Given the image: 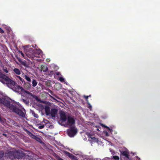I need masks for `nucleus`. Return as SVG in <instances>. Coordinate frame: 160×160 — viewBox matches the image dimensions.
<instances>
[{
	"label": "nucleus",
	"mask_w": 160,
	"mask_h": 160,
	"mask_svg": "<svg viewBox=\"0 0 160 160\" xmlns=\"http://www.w3.org/2000/svg\"><path fill=\"white\" fill-rule=\"evenodd\" d=\"M104 134L106 135V136H108V133L107 132H104Z\"/></svg>",
	"instance_id": "obj_31"
},
{
	"label": "nucleus",
	"mask_w": 160,
	"mask_h": 160,
	"mask_svg": "<svg viewBox=\"0 0 160 160\" xmlns=\"http://www.w3.org/2000/svg\"><path fill=\"white\" fill-rule=\"evenodd\" d=\"M36 99H37L38 98L37 97H36Z\"/></svg>",
	"instance_id": "obj_39"
},
{
	"label": "nucleus",
	"mask_w": 160,
	"mask_h": 160,
	"mask_svg": "<svg viewBox=\"0 0 160 160\" xmlns=\"http://www.w3.org/2000/svg\"><path fill=\"white\" fill-rule=\"evenodd\" d=\"M68 127L70 128L68 131V135L70 137H73L77 132V130L75 128V123L72 126H68Z\"/></svg>",
	"instance_id": "obj_5"
},
{
	"label": "nucleus",
	"mask_w": 160,
	"mask_h": 160,
	"mask_svg": "<svg viewBox=\"0 0 160 160\" xmlns=\"http://www.w3.org/2000/svg\"><path fill=\"white\" fill-rule=\"evenodd\" d=\"M10 102L6 98H0V105H4L8 108L10 105Z\"/></svg>",
	"instance_id": "obj_6"
},
{
	"label": "nucleus",
	"mask_w": 160,
	"mask_h": 160,
	"mask_svg": "<svg viewBox=\"0 0 160 160\" xmlns=\"http://www.w3.org/2000/svg\"><path fill=\"white\" fill-rule=\"evenodd\" d=\"M43 122H48V121L46 120H43Z\"/></svg>",
	"instance_id": "obj_37"
},
{
	"label": "nucleus",
	"mask_w": 160,
	"mask_h": 160,
	"mask_svg": "<svg viewBox=\"0 0 160 160\" xmlns=\"http://www.w3.org/2000/svg\"><path fill=\"white\" fill-rule=\"evenodd\" d=\"M4 71L5 72H6V73H8V71L7 70H4Z\"/></svg>",
	"instance_id": "obj_36"
},
{
	"label": "nucleus",
	"mask_w": 160,
	"mask_h": 160,
	"mask_svg": "<svg viewBox=\"0 0 160 160\" xmlns=\"http://www.w3.org/2000/svg\"><path fill=\"white\" fill-rule=\"evenodd\" d=\"M42 52L40 50H36L35 51H32V53L34 56L36 57H39V55L42 53Z\"/></svg>",
	"instance_id": "obj_9"
},
{
	"label": "nucleus",
	"mask_w": 160,
	"mask_h": 160,
	"mask_svg": "<svg viewBox=\"0 0 160 160\" xmlns=\"http://www.w3.org/2000/svg\"><path fill=\"white\" fill-rule=\"evenodd\" d=\"M4 32V31L0 28V32L2 33Z\"/></svg>",
	"instance_id": "obj_32"
},
{
	"label": "nucleus",
	"mask_w": 160,
	"mask_h": 160,
	"mask_svg": "<svg viewBox=\"0 0 160 160\" xmlns=\"http://www.w3.org/2000/svg\"><path fill=\"white\" fill-rule=\"evenodd\" d=\"M19 52L21 54L22 56V57L24 58L25 59H27V57H25V56H24V54H23V53L22 52V51H19Z\"/></svg>",
	"instance_id": "obj_24"
},
{
	"label": "nucleus",
	"mask_w": 160,
	"mask_h": 160,
	"mask_svg": "<svg viewBox=\"0 0 160 160\" xmlns=\"http://www.w3.org/2000/svg\"><path fill=\"white\" fill-rule=\"evenodd\" d=\"M18 78H19V80L21 81L22 83H23L24 82V80L21 77H20V76H18Z\"/></svg>",
	"instance_id": "obj_26"
},
{
	"label": "nucleus",
	"mask_w": 160,
	"mask_h": 160,
	"mask_svg": "<svg viewBox=\"0 0 160 160\" xmlns=\"http://www.w3.org/2000/svg\"><path fill=\"white\" fill-rule=\"evenodd\" d=\"M56 74L57 75H60V73L59 72H57L56 73Z\"/></svg>",
	"instance_id": "obj_33"
},
{
	"label": "nucleus",
	"mask_w": 160,
	"mask_h": 160,
	"mask_svg": "<svg viewBox=\"0 0 160 160\" xmlns=\"http://www.w3.org/2000/svg\"><path fill=\"white\" fill-rule=\"evenodd\" d=\"M88 138H89V140L94 142H98V138L93 137L90 134L88 135Z\"/></svg>",
	"instance_id": "obj_8"
},
{
	"label": "nucleus",
	"mask_w": 160,
	"mask_h": 160,
	"mask_svg": "<svg viewBox=\"0 0 160 160\" xmlns=\"http://www.w3.org/2000/svg\"><path fill=\"white\" fill-rule=\"evenodd\" d=\"M28 134L32 138L34 139L35 138V137L36 136L35 135H33L32 133H31L30 132H29Z\"/></svg>",
	"instance_id": "obj_25"
},
{
	"label": "nucleus",
	"mask_w": 160,
	"mask_h": 160,
	"mask_svg": "<svg viewBox=\"0 0 160 160\" xmlns=\"http://www.w3.org/2000/svg\"><path fill=\"white\" fill-rule=\"evenodd\" d=\"M60 119L62 122L64 123V126L68 127V126H72L75 123V120L72 117L63 111L60 112Z\"/></svg>",
	"instance_id": "obj_1"
},
{
	"label": "nucleus",
	"mask_w": 160,
	"mask_h": 160,
	"mask_svg": "<svg viewBox=\"0 0 160 160\" xmlns=\"http://www.w3.org/2000/svg\"><path fill=\"white\" fill-rule=\"evenodd\" d=\"M3 153L1 152H0V158H1L3 156Z\"/></svg>",
	"instance_id": "obj_30"
},
{
	"label": "nucleus",
	"mask_w": 160,
	"mask_h": 160,
	"mask_svg": "<svg viewBox=\"0 0 160 160\" xmlns=\"http://www.w3.org/2000/svg\"><path fill=\"white\" fill-rule=\"evenodd\" d=\"M29 45H27L23 47V48L24 49L26 52H29V51H32V48H29L28 49L27 48H29Z\"/></svg>",
	"instance_id": "obj_12"
},
{
	"label": "nucleus",
	"mask_w": 160,
	"mask_h": 160,
	"mask_svg": "<svg viewBox=\"0 0 160 160\" xmlns=\"http://www.w3.org/2000/svg\"><path fill=\"white\" fill-rule=\"evenodd\" d=\"M103 127H104L106 128H108V130H109V131L110 132H112V130L110 129V128H109L108 127H107V126H105V125H103Z\"/></svg>",
	"instance_id": "obj_23"
},
{
	"label": "nucleus",
	"mask_w": 160,
	"mask_h": 160,
	"mask_svg": "<svg viewBox=\"0 0 160 160\" xmlns=\"http://www.w3.org/2000/svg\"><path fill=\"white\" fill-rule=\"evenodd\" d=\"M7 156L12 160H24L25 155L22 152H10L7 153Z\"/></svg>",
	"instance_id": "obj_2"
},
{
	"label": "nucleus",
	"mask_w": 160,
	"mask_h": 160,
	"mask_svg": "<svg viewBox=\"0 0 160 160\" xmlns=\"http://www.w3.org/2000/svg\"><path fill=\"white\" fill-rule=\"evenodd\" d=\"M13 87V88L11 89L16 92H22L24 90L23 88L22 87L18 85L16 83Z\"/></svg>",
	"instance_id": "obj_7"
},
{
	"label": "nucleus",
	"mask_w": 160,
	"mask_h": 160,
	"mask_svg": "<svg viewBox=\"0 0 160 160\" xmlns=\"http://www.w3.org/2000/svg\"><path fill=\"white\" fill-rule=\"evenodd\" d=\"M44 125H43L39 126L38 127V128L39 129H42V128H44Z\"/></svg>",
	"instance_id": "obj_29"
},
{
	"label": "nucleus",
	"mask_w": 160,
	"mask_h": 160,
	"mask_svg": "<svg viewBox=\"0 0 160 160\" xmlns=\"http://www.w3.org/2000/svg\"><path fill=\"white\" fill-rule=\"evenodd\" d=\"M0 81L3 83L6 84L7 86L11 89L13 88V86L16 83L15 81L9 78L6 75L4 76L2 79H0Z\"/></svg>",
	"instance_id": "obj_3"
},
{
	"label": "nucleus",
	"mask_w": 160,
	"mask_h": 160,
	"mask_svg": "<svg viewBox=\"0 0 160 160\" xmlns=\"http://www.w3.org/2000/svg\"><path fill=\"white\" fill-rule=\"evenodd\" d=\"M26 87L27 89H29L30 88L31 85L29 83H27L26 84Z\"/></svg>",
	"instance_id": "obj_21"
},
{
	"label": "nucleus",
	"mask_w": 160,
	"mask_h": 160,
	"mask_svg": "<svg viewBox=\"0 0 160 160\" xmlns=\"http://www.w3.org/2000/svg\"><path fill=\"white\" fill-rule=\"evenodd\" d=\"M5 120L3 118H2L1 117H0V122L2 123H4Z\"/></svg>",
	"instance_id": "obj_27"
},
{
	"label": "nucleus",
	"mask_w": 160,
	"mask_h": 160,
	"mask_svg": "<svg viewBox=\"0 0 160 160\" xmlns=\"http://www.w3.org/2000/svg\"><path fill=\"white\" fill-rule=\"evenodd\" d=\"M112 158L115 160H119V157L118 156H113Z\"/></svg>",
	"instance_id": "obj_22"
},
{
	"label": "nucleus",
	"mask_w": 160,
	"mask_h": 160,
	"mask_svg": "<svg viewBox=\"0 0 160 160\" xmlns=\"http://www.w3.org/2000/svg\"><path fill=\"white\" fill-rule=\"evenodd\" d=\"M122 154L124 156H125L127 158H128V153L127 152H123L122 153Z\"/></svg>",
	"instance_id": "obj_20"
},
{
	"label": "nucleus",
	"mask_w": 160,
	"mask_h": 160,
	"mask_svg": "<svg viewBox=\"0 0 160 160\" xmlns=\"http://www.w3.org/2000/svg\"><path fill=\"white\" fill-rule=\"evenodd\" d=\"M23 77L28 82H30L31 81V79L27 75H25L23 76Z\"/></svg>",
	"instance_id": "obj_17"
},
{
	"label": "nucleus",
	"mask_w": 160,
	"mask_h": 160,
	"mask_svg": "<svg viewBox=\"0 0 160 160\" xmlns=\"http://www.w3.org/2000/svg\"><path fill=\"white\" fill-rule=\"evenodd\" d=\"M18 59L22 65L26 67H28V64L25 61L19 58H18Z\"/></svg>",
	"instance_id": "obj_10"
},
{
	"label": "nucleus",
	"mask_w": 160,
	"mask_h": 160,
	"mask_svg": "<svg viewBox=\"0 0 160 160\" xmlns=\"http://www.w3.org/2000/svg\"><path fill=\"white\" fill-rule=\"evenodd\" d=\"M34 116L35 117H36V118H38V115L37 114H35L34 115Z\"/></svg>",
	"instance_id": "obj_35"
},
{
	"label": "nucleus",
	"mask_w": 160,
	"mask_h": 160,
	"mask_svg": "<svg viewBox=\"0 0 160 160\" xmlns=\"http://www.w3.org/2000/svg\"><path fill=\"white\" fill-rule=\"evenodd\" d=\"M34 139H35L36 141L41 143L42 142L41 140L40 139V138L38 137L35 136Z\"/></svg>",
	"instance_id": "obj_19"
},
{
	"label": "nucleus",
	"mask_w": 160,
	"mask_h": 160,
	"mask_svg": "<svg viewBox=\"0 0 160 160\" xmlns=\"http://www.w3.org/2000/svg\"><path fill=\"white\" fill-rule=\"evenodd\" d=\"M8 109L10 112H14L22 117H25L24 110L22 111L19 109L12 104H10V106L8 107Z\"/></svg>",
	"instance_id": "obj_4"
},
{
	"label": "nucleus",
	"mask_w": 160,
	"mask_h": 160,
	"mask_svg": "<svg viewBox=\"0 0 160 160\" xmlns=\"http://www.w3.org/2000/svg\"><path fill=\"white\" fill-rule=\"evenodd\" d=\"M59 80L62 82H64V79L62 77H60L59 78Z\"/></svg>",
	"instance_id": "obj_28"
},
{
	"label": "nucleus",
	"mask_w": 160,
	"mask_h": 160,
	"mask_svg": "<svg viewBox=\"0 0 160 160\" xmlns=\"http://www.w3.org/2000/svg\"><path fill=\"white\" fill-rule=\"evenodd\" d=\"M57 113V110L56 109H52L50 111V114L52 116L54 117L55 116Z\"/></svg>",
	"instance_id": "obj_11"
},
{
	"label": "nucleus",
	"mask_w": 160,
	"mask_h": 160,
	"mask_svg": "<svg viewBox=\"0 0 160 160\" xmlns=\"http://www.w3.org/2000/svg\"><path fill=\"white\" fill-rule=\"evenodd\" d=\"M27 56H29L27 54Z\"/></svg>",
	"instance_id": "obj_40"
},
{
	"label": "nucleus",
	"mask_w": 160,
	"mask_h": 160,
	"mask_svg": "<svg viewBox=\"0 0 160 160\" xmlns=\"http://www.w3.org/2000/svg\"><path fill=\"white\" fill-rule=\"evenodd\" d=\"M13 71L16 74L19 75L21 74V71L18 68H14L13 70Z\"/></svg>",
	"instance_id": "obj_13"
},
{
	"label": "nucleus",
	"mask_w": 160,
	"mask_h": 160,
	"mask_svg": "<svg viewBox=\"0 0 160 160\" xmlns=\"http://www.w3.org/2000/svg\"><path fill=\"white\" fill-rule=\"evenodd\" d=\"M68 155L70 158H71L74 159V160H76V158L75 156L73 155L72 154H71L70 153L68 152Z\"/></svg>",
	"instance_id": "obj_16"
},
{
	"label": "nucleus",
	"mask_w": 160,
	"mask_h": 160,
	"mask_svg": "<svg viewBox=\"0 0 160 160\" xmlns=\"http://www.w3.org/2000/svg\"><path fill=\"white\" fill-rule=\"evenodd\" d=\"M84 97H85V98L86 99H87L88 98V96H84Z\"/></svg>",
	"instance_id": "obj_34"
},
{
	"label": "nucleus",
	"mask_w": 160,
	"mask_h": 160,
	"mask_svg": "<svg viewBox=\"0 0 160 160\" xmlns=\"http://www.w3.org/2000/svg\"><path fill=\"white\" fill-rule=\"evenodd\" d=\"M41 71H43V72H46L48 70V68L44 66H41Z\"/></svg>",
	"instance_id": "obj_15"
},
{
	"label": "nucleus",
	"mask_w": 160,
	"mask_h": 160,
	"mask_svg": "<svg viewBox=\"0 0 160 160\" xmlns=\"http://www.w3.org/2000/svg\"><path fill=\"white\" fill-rule=\"evenodd\" d=\"M45 112L47 115H49L50 113V108L48 106L45 107Z\"/></svg>",
	"instance_id": "obj_14"
},
{
	"label": "nucleus",
	"mask_w": 160,
	"mask_h": 160,
	"mask_svg": "<svg viewBox=\"0 0 160 160\" xmlns=\"http://www.w3.org/2000/svg\"><path fill=\"white\" fill-rule=\"evenodd\" d=\"M22 101L24 102H26V100H24V99H22Z\"/></svg>",
	"instance_id": "obj_38"
},
{
	"label": "nucleus",
	"mask_w": 160,
	"mask_h": 160,
	"mask_svg": "<svg viewBox=\"0 0 160 160\" xmlns=\"http://www.w3.org/2000/svg\"><path fill=\"white\" fill-rule=\"evenodd\" d=\"M37 84V82H36L35 80L33 79L32 81V86L33 87H35L36 86Z\"/></svg>",
	"instance_id": "obj_18"
}]
</instances>
